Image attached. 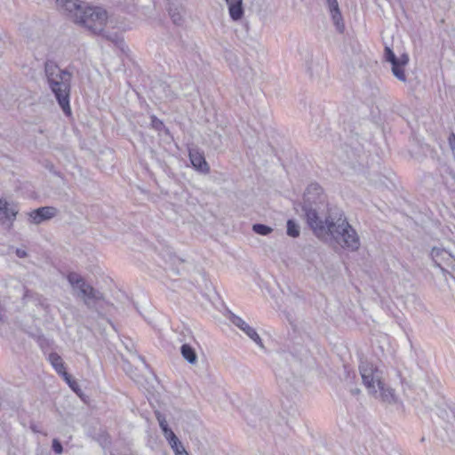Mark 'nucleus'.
<instances>
[{
  "label": "nucleus",
  "instance_id": "26",
  "mask_svg": "<svg viewBox=\"0 0 455 455\" xmlns=\"http://www.w3.org/2000/svg\"><path fill=\"white\" fill-rule=\"evenodd\" d=\"M65 381L68 383L69 387L74 390L75 392H77L78 389V384L76 380L72 379V377L67 372L64 375H62Z\"/></svg>",
  "mask_w": 455,
  "mask_h": 455
},
{
  "label": "nucleus",
  "instance_id": "7",
  "mask_svg": "<svg viewBox=\"0 0 455 455\" xmlns=\"http://www.w3.org/2000/svg\"><path fill=\"white\" fill-rule=\"evenodd\" d=\"M228 319L230 322L242 330L250 339H251L257 345L263 347L262 340L257 331L245 323L240 316L229 313Z\"/></svg>",
  "mask_w": 455,
  "mask_h": 455
},
{
  "label": "nucleus",
  "instance_id": "11",
  "mask_svg": "<svg viewBox=\"0 0 455 455\" xmlns=\"http://www.w3.org/2000/svg\"><path fill=\"white\" fill-rule=\"evenodd\" d=\"M329 12L331 15V19L333 21L334 26L336 27V29L339 33H343L345 29V24L343 21V18L339 7V4L337 0H326Z\"/></svg>",
  "mask_w": 455,
  "mask_h": 455
},
{
  "label": "nucleus",
  "instance_id": "1",
  "mask_svg": "<svg viewBox=\"0 0 455 455\" xmlns=\"http://www.w3.org/2000/svg\"><path fill=\"white\" fill-rule=\"evenodd\" d=\"M307 225L314 235L323 240H334L344 249L355 251L360 247V239L356 231L347 220L343 212L329 210L324 220L315 211L307 210Z\"/></svg>",
  "mask_w": 455,
  "mask_h": 455
},
{
  "label": "nucleus",
  "instance_id": "6",
  "mask_svg": "<svg viewBox=\"0 0 455 455\" xmlns=\"http://www.w3.org/2000/svg\"><path fill=\"white\" fill-rule=\"evenodd\" d=\"M369 394L384 403L395 404L399 402L395 389L387 386L385 381L375 387V392H370Z\"/></svg>",
  "mask_w": 455,
  "mask_h": 455
},
{
  "label": "nucleus",
  "instance_id": "28",
  "mask_svg": "<svg viewBox=\"0 0 455 455\" xmlns=\"http://www.w3.org/2000/svg\"><path fill=\"white\" fill-rule=\"evenodd\" d=\"M168 443L174 442V440H177V435L174 434V432L172 429L166 430L163 433Z\"/></svg>",
  "mask_w": 455,
  "mask_h": 455
},
{
  "label": "nucleus",
  "instance_id": "31",
  "mask_svg": "<svg viewBox=\"0 0 455 455\" xmlns=\"http://www.w3.org/2000/svg\"><path fill=\"white\" fill-rule=\"evenodd\" d=\"M155 415L159 424H163L164 422L167 421L165 416L162 414L160 411H156Z\"/></svg>",
  "mask_w": 455,
  "mask_h": 455
},
{
  "label": "nucleus",
  "instance_id": "27",
  "mask_svg": "<svg viewBox=\"0 0 455 455\" xmlns=\"http://www.w3.org/2000/svg\"><path fill=\"white\" fill-rule=\"evenodd\" d=\"M52 450L57 454H61L62 453L63 448H62V445H61V443H60V441L58 439H53L52 440Z\"/></svg>",
  "mask_w": 455,
  "mask_h": 455
},
{
  "label": "nucleus",
  "instance_id": "16",
  "mask_svg": "<svg viewBox=\"0 0 455 455\" xmlns=\"http://www.w3.org/2000/svg\"><path fill=\"white\" fill-rule=\"evenodd\" d=\"M228 12L233 20H239L243 16V0H226Z\"/></svg>",
  "mask_w": 455,
  "mask_h": 455
},
{
  "label": "nucleus",
  "instance_id": "18",
  "mask_svg": "<svg viewBox=\"0 0 455 455\" xmlns=\"http://www.w3.org/2000/svg\"><path fill=\"white\" fill-rule=\"evenodd\" d=\"M326 71L325 62L322 60H311L310 63L307 65V72L310 74L312 77H319Z\"/></svg>",
  "mask_w": 455,
  "mask_h": 455
},
{
  "label": "nucleus",
  "instance_id": "13",
  "mask_svg": "<svg viewBox=\"0 0 455 455\" xmlns=\"http://www.w3.org/2000/svg\"><path fill=\"white\" fill-rule=\"evenodd\" d=\"M409 62V56L407 53H403L399 57V61L394 63L392 65V73L393 75L401 82L405 83L407 81V77L404 71V67Z\"/></svg>",
  "mask_w": 455,
  "mask_h": 455
},
{
  "label": "nucleus",
  "instance_id": "5",
  "mask_svg": "<svg viewBox=\"0 0 455 455\" xmlns=\"http://www.w3.org/2000/svg\"><path fill=\"white\" fill-rule=\"evenodd\" d=\"M323 202V189L316 184L312 183L307 188L304 194V204L302 206L303 212H305L306 220L307 221V210L315 211L318 214L317 204Z\"/></svg>",
  "mask_w": 455,
  "mask_h": 455
},
{
  "label": "nucleus",
  "instance_id": "17",
  "mask_svg": "<svg viewBox=\"0 0 455 455\" xmlns=\"http://www.w3.org/2000/svg\"><path fill=\"white\" fill-rule=\"evenodd\" d=\"M167 1H168V4H169V7H168L169 14H170L173 23H175L177 25H180L183 21V15H182L183 8H182L181 3L180 1H178L177 3H172L171 0H167Z\"/></svg>",
  "mask_w": 455,
  "mask_h": 455
},
{
  "label": "nucleus",
  "instance_id": "3",
  "mask_svg": "<svg viewBox=\"0 0 455 455\" xmlns=\"http://www.w3.org/2000/svg\"><path fill=\"white\" fill-rule=\"evenodd\" d=\"M359 371L368 393L375 392V387L384 381L383 371L371 362L361 361Z\"/></svg>",
  "mask_w": 455,
  "mask_h": 455
},
{
  "label": "nucleus",
  "instance_id": "34",
  "mask_svg": "<svg viewBox=\"0 0 455 455\" xmlns=\"http://www.w3.org/2000/svg\"><path fill=\"white\" fill-rule=\"evenodd\" d=\"M138 359L140 360L143 363H145L144 358L140 355H138Z\"/></svg>",
  "mask_w": 455,
  "mask_h": 455
},
{
  "label": "nucleus",
  "instance_id": "36",
  "mask_svg": "<svg viewBox=\"0 0 455 455\" xmlns=\"http://www.w3.org/2000/svg\"><path fill=\"white\" fill-rule=\"evenodd\" d=\"M181 455H188V451L181 452Z\"/></svg>",
  "mask_w": 455,
  "mask_h": 455
},
{
  "label": "nucleus",
  "instance_id": "19",
  "mask_svg": "<svg viewBox=\"0 0 455 455\" xmlns=\"http://www.w3.org/2000/svg\"><path fill=\"white\" fill-rule=\"evenodd\" d=\"M48 360L49 362L51 363V364L52 365V367L54 368V370L60 374V375H64L65 373H67L66 371V369H65V363L61 358V356L60 355H58L57 353H51L48 356Z\"/></svg>",
  "mask_w": 455,
  "mask_h": 455
},
{
  "label": "nucleus",
  "instance_id": "24",
  "mask_svg": "<svg viewBox=\"0 0 455 455\" xmlns=\"http://www.w3.org/2000/svg\"><path fill=\"white\" fill-rule=\"evenodd\" d=\"M384 57L387 61L391 63V65L399 61V57L397 58L394 52L387 46L385 48Z\"/></svg>",
  "mask_w": 455,
  "mask_h": 455
},
{
  "label": "nucleus",
  "instance_id": "8",
  "mask_svg": "<svg viewBox=\"0 0 455 455\" xmlns=\"http://www.w3.org/2000/svg\"><path fill=\"white\" fill-rule=\"evenodd\" d=\"M58 210L52 206H44L37 208L28 214V220L31 223L40 224L43 221L48 220L55 217Z\"/></svg>",
  "mask_w": 455,
  "mask_h": 455
},
{
  "label": "nucleus",
  "instance_id": "4",
  "mask_svg": "<svg viewBox=\"0 0 455 455\" xmlns=\"http://www.w3.org/2000/svg\"><path fill=\"white\" fill-rule=\"evenodd\" d=\"M47 83L64 113L70 114L69 95L71 79L64 78V80H61L60 83L54 82V80L52 79V82Z\"/></svg>",
  "mask_w": 455,
  "mask_h": 455
},
{
  "label": "nucleus",
  "instance_id": "9",
  "mask_svg": "<svg viewBox=\"0 0 455 455\" xmlns=\"http://www.w3.org/2000/svg\"><path fill=\"white\" fill-rule=\"evenodd\" d=\"M44 71L47 82H52V79H53L54 82L60 83L61 80H64V78L71 79L72 77L69 72L61 69L52 61H47L45 63Z\"/></svg>",
  "mask_w": 455,
  "mask_h": 455
},
{
  "label": "nucleus",
  "instance_id": "15",
  "mask_svg": "<svg viewBox=\"0 0 455 455\" xmlns=\"http://www.w3.org/2000/svg\"><path fill=\"white\" fill-rule=\"evenodd\" d=\"M67 278L72 288L78 291V296L83 292V290L88 288L89 283L85 282L84 278L81 275L76 272L69 273Z\"/></svg>",
  "mask_w": 455,
  "mask_h": 455
},
{
  "label": "nucleus",
  "instance_id": "21",
  "mask_svg": "<svg viewBox=\"0 0 455 455\" xmlns=\"http://www.w3.org/2000/svg\"><path fill=\"white\" fill-rule=\"evenodd\" d=\"M431 257L437 266H441V261H439V259L449 260L451 258V255L443 249L433 248L431 251Z\"/></svg>",
  "mask_w": 455,
  "mask_h": 455
},
{
  "label": "nucleus",
  "instance_id": "20",
  "mask_svg": "<svg viewBox=\"0 0 455 455\" xmlns=\"http://www.w3.org/2000/svg\"><path fill=\"white\" fill-rule=\"evenodd\" d=\"M181 355L185 360H187L189 363L195 364L197 362V355L194 350V348L188 345L184 344L180 348Z\"/></svg>",
  "mask_w": 455,
  "mask_h": 455
},
{
  "label": "nucleus",
  "instance_id": "32",
  "mask_svg": "<svg viewBox=\"0 0 455 455\" xmlns=\"http://www.w3.org/2000/svg\"><path fill=\"white\" fill-rule=\"evenodd\" d=\"M159 426H160V427H161V429H162L163 433H164V432H165L166 430L171 429V428L169 427V426H168L167 421H166V422H164L163 424H159Z\"/></svg>",
  "mask_w": 455,
  "mask_h": 455
},
{
  "label": "nucleus",
  "instance_id": "10",
  "mask_svg": "<svg viewBox=\"0 0 455 455\" xmlns=\"http://www.w3.org/2000/svg\"><path fill=\"white\" fill-rule=\"evenodd\" d=\"M17 213L16 206L10 205L7 201L0 199V222L3 225L11 226Z\"/></svg>",
  "mask_w": 455,
  "mask_h": 455
},
{
  "label": "nucleus",
  "instance_id": "23",
  "mask_svg": "<svg viewBox=\"0 0 455 455\" xmlns=\"http://www.w3.org/2000/svg\"><path fill=\"white\" fill-rule=\"evenodd\" d=\"M252 230L256 234H259L261 235H267L273 231V229L270 227L266 226L264 224H254L252 226Z\"/></svg>",
  "mask_w": 455,
  "mask_h": 455
},
{
  "label": "nucleus",
  "instance_id": "2",
  "mask_svg": "<svg viewBox=\"0 0 455 455\" xmlns=\"http://www.w3.org/2000/svg\"><path fill=\"white\" fill-rule=\"evenodd\" d=\"M58 9L74 23L83 26L96 35H102L107 40L123 49L124 39L116 33H105L108 12L99 6H91L81 0H56Z\"/></svg>",
  "mask_w": 455,
  "mask_h": 455
},
{
  "label": "nucleus",
  "instance_id": "25",
  "mask_svg": "<svg viewBox=\"0 0 455 455\" xmlns=\"http://www.w3.org/2000/svg\"><path fill=\"white\" fill-rule=\"evenodd\" d=\"M169 444L171 448L173 450L175 455H181V452L187 451L182 443H180V441L179 440V438H177V440H174V442H170Z\"/></svg>",
  "mask_w": 455,
  "mask_h": 455
},
{
  "label": "nucleus",
  "instance_id": "14",
  "mask_svg": "<svg viewBox=\"0 0 455 455\" xmlns=\"http://www.w3.org/2000/svg\"><path fill=\"white\" fill-rule=\"evenodd\" d=\"M189 158L192 165L203 173H208L210 171L209 164L205 161L204 156L197 151H190Z\"/></svg>",
  "mask_w": 455,
  "mask_h": 455
},
{
  "label": "nucleus",
  "instance_id": "29",
  "mask_svg": "<svg viewBox=\"0 0 455 455\" xmlns=\"http://www.w3.org/2000/svg\"><path fill=\"white\" fill-rule=\"evenodd\" d=\"M449 146L455 156V133L451 132L448 138Z\"/></svg>",
  "mask_w": 455,
  "mask_h": 455
},
{
  "label": "nucleus",
  "instance_id": "33",
  "mask_svg": "<svg viewBox=\"0 0 455 455\" xmlns=\"http://www.w3.org/2000/svg\"><path fill=\"white\" fill-rule=\"evenodd\" d=\"M4 321H5V317H4V310L2 308H0V325L2 323H4Z\"/></svg>",
  "mask_w": 455,
  "mask_h": 455
},
{
  "label": "nucleus",
  "instance_id": "30",
  "mask_svg": "<svg viewBox=\"0 0 455 455\" xmlns=\"http://www.w3.org/2000/svg\"><path fill=\"white\" fill-rule=\"evenodd\" d=\"M155 415L159 424H163L164 422L167 421L165 416L162 414L160 411H156Z\"/></svg>",
  "mask_w": 455,
  "mask_h": 455
},
{
  "label": "nucleus",
  "instance_id": "12",
  "mask_svg": "<svg viewBox=\"0 0 455 455\" xmlns=\"http://www.w3.org/2000/svg\"><path fill=\"white\" fill-rule=\"evenodd\" d=\"M79 297L82 298L84 304L89 308L93 307L96 303L104 299L103 294L100 291L94 289L91 284L88 285V288L83 290V292Z\"/></svg>",
  "mask_w": 455,
  "mask_h": 455
},
{
  "label": "nucleus",
  "instance_id": "22",
  "mask_svg": "<svg viewBox=\"0 0 455 455\" xmlns=\"http://www.w3.org/2000/svg\"><path fill=\"white\" fill-rule=\"evenodd\" d=\"M299 226L293 220L287 221V235L291 237H298L299 235Z\"/></svg>",
  "mask_w": 455,
  "mask_h": 455
},
{
  "label": "nucleus",
  "instance_id": "35",
  "mask_svg": "<svg viewBox=\"0 0 455 455\" xmlns=\"http://www.w3.org/2000/svg\"><path fill=\"white\" fill-rule=\"evenodd\" d=\"M18 255L22 257L25 255V252H20V251H17Z\"/></svg>",
  "mask_w": 455,
  "mask_h": 455
}]
</instances>
